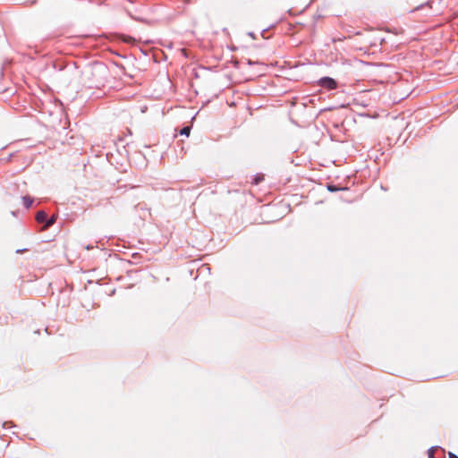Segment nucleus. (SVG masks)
<instances>
[{
  "instance_id": "39448f33",
  "label": "nucleus",
  "mask_w": 458,
  "mask_h": 458,
  "mask_svg": "<svg viewBox=\"0 0 458 458\" xmlns=\"http://www.w3.org/2000/svg\"><path fill=\"white\" fill-rule=\"evenodd\" d=\"M190 132H191V127H189V126H184L180 131L181 135H184L187 137L190 135Z\"/></svg>"
},
{
  "instance_id": "ddd939ff",
  "label": "nucleus",
  "mask_w": 458,
  "mask_h": 458,
  "mask_svg": "<svg viewBox=\"0 0 458 458\" xmlns=\"http://www.w3.org/2000/svg\"><path fill=\"white\" fill-rule=\"evenodd\" d=\"M92 248H93V247H92V246H89V245H87V246H86V249H87V250H90V249H92Z\"/></svg>"
},
{
  "instance_id": "9d476101",
  "label": "nucleus",
  "mask_w": 458,
  "mask_h": 458,
  "mask_svg": "<svg viewBox=\"0 0 458 458\" xmlns=\"http://www.w3.org/2000/svg\"><path fill=\"white\" fill-rule=\"evenodd\" d=\"M248 36H250V38H252L254 39L256 38V36H255L254 32H249Z\"/></svg>"
},
{
  "instance_id": "4468645a",
  "label": "nucleus",
  "mask_w": 458,
  "mask_h": 458,
  "mask_svg": "<svg viewBox=\"0 0 458 458\" xmlns=\"http://www.w3.org/2000/svg\"><path fill=\"white\" fill-rule=\"evenodd\" d=\"M24 250H17V252H23Z\"/></svg>"
},
{
  "instance_id": "f8f14e48",
  "label": "nucleus",
  "mask_w": 458,
  "mask_h": 458,
  "mask_svg": "<svg viewBox=\"0 0 458 458\" xmlns=\"http://www.w3.org/2000/svg\"><path fill=\"white\" fill-rule=\"evenodd\" d=\"M253 64H254V62H252V61H251V60H250V59L248 60V64L252 65Z\"/></svg>"
},
{
  "instance_id": "f257e3e1",
  "label": "nucleus",
  "mask_w": 458,
  "mask_h": 458,
  "mask_svg": "<svg viewBox=\"0 0 458 458\" xmlns=\"http://www.w3.org/2000/svg\"><path fill=\"white\" fill-rule=\"evenodd\" d=\"M318 85L331 90L337 88V81L331 77L325 76L319 79Z\"/></svg>"
},
{
  "instance_id": "f03ea898",
  "label": "nucleus",
  "mask_w": 458,
  "mask_h": 458,
  "mask_svg": "<svg viewBox=\"0 0 458 458\" xmlns=\"http://www.w3.org/2000/svg\"><path fill=\"white\" fill-rule=\"evenodd\" d=\"M445 455V450L438 446H432L428 449V458H442Z\"/></svg>"
},
{
  "instance_id": "1a4fd4ad",
  "label": "nucleus",
  "mask_w": 458,
  "mask_h": 458,
  "mask_svg": "<svg viewBox=\"0 0 458 458\" xmlns=\"http://www.w3.org/2000/svg\"><path fill=\"white\" fill-rule=\"evenodd\" d=\"M449 458H458V456L453 453H449Z\"/></svg>"
},
{
  "instance_id": "423d86ee",
  "label": "nucleus",
  "mask_w": 458,
  "mask_h": 458,
  "mask_svg": "<svg viewBox=\"0 0 458 458\" xmlns=\"http://www.w3.org/2000/svg\"><path fill=\"white\" fill-rule=\"evenodd\" d=\"M55 222V218L54 216L50 217V218H47V221H46V224H45V228H48L49 226L53 225Z\"/></svg>"
},
{
  "instance_id": "7ed1b4c3",
  "label": "nucleus",
  "mask_w": 458,
  "mask_h": 458,
  "mask_svg": "<svg viewBox=\"0 0 458 458\" xmlns=\"http://www.w3.org/2000/svg\"><path fill=\"white\" fill-rule=\"evenodd\" d=\"M47 218V214L43 210L38 211L36 215V220L38 223L46 224Z\"/></svg>"
},
{
  "instance_id": "20e7f679",
  "label": "nucleus",
  "mask_w": 458,
  "mask_h": 458,
  "mask_svg": "<svg viewBox=\"0 0 458 458\" xmlns=\"http://www.w3.org/2000/svg\"><path fill=\"white\" fill-rule=\"evenodd\" d=\"M22 201L25 208L29 209L33 204V199L30 196L22 197Z\"/></svg>"
},
{
  "instance_id": "9b49d317",
  "label": "nucleus",
  "mask_w": 458,
  "mask_h": 458,
  "mask_svg": "<svg viewBox=\"0 0 458 458\" xmlns=\"http://www.w3.org/2000/svg\"><path fill=\"white\" fill-rule=\"evenodd\" d=\"M267 31V29H265V30H263L261 31V36H262L263 38H265V33H266Z\"/></svg>"
},
{
  "instance_id": "0eeeda50",
  "label": "nucleus",
  "mask_w": 458,
  "mask_h": 458,
  "mask_svg": "<svg viewBox=\"0 0 458 458\" xmlns=\"http://www.w3.org/2000/svg\"><path fill=\"white\" fill-rule=\"evenodd\" d=\"M327 190L331 192L337 191L339 189L335 185L329 184L327 185Z\"/></svg>"
},
{
  "instance_id": "6e6552de",
  "label": "nucleus",
  "mask_w": 458,
  "mask_h": 458,
  "mask_svg": "<svg viewBox=\"0 0 458 458\" xmlns=\"http://www.w3.org/2000/svg\"><path fill=\"white\" fill-rule=\"evenodd\" d=\"M261 180H262L261 177L256 176V178L254 180V184H259Z\"/></svg>"
}]
</instances>
